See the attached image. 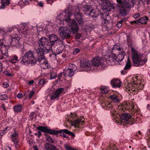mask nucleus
Instances as JSON below:
<instances>
[{"label": "nucleus", "mask_w": 150, "mask_h": 150, "mask_svg": "<svg viewBox=\"0 0 150 150\" xmlns=\"http://www.w3.org/2000/svg\"><path fill=\"white\" fill-rule=\"evenodd\" d=\"M62 42L60 40L57 35L54 34H52L49 36V39L45 37L40 38L38 41V51H40L39 50L43 51H49L51 46L59 43H61Z\"/></svg>", "instance_id": "f257e3e1"}, {"label": "nucleus", "mask_w": 150, "mask_h": 150, "mask_svg": "<svg viewBox=\"0 0 150 150\" xmlns=\"http://www.w3.org/2000/svg\"><path fill=\"white\" fill-rule=\"evenodd\" d=\"M76 11L74 14V19H70L71 14L69 11L67 13V14L66 15L67 16L65 19L66 22H68L70 26L75 28L76 31H78L79 29V26H81L84 24V20L79 7Z\"/></svg>", "instance_id": "f03ea898"}, {"label": "nucleus", "mask_w": 150, "mask_h": 150, "mask_svg": "<svg viewBox=\"0 0 150 150\" xmlns=\"http://www.w3.org/2000/svg\"><path fill=\"white\" fill-rule=\"evenodd\" d=\"M132 61L135 67H140L144 64L147 61V59H142L143 54L138 53L133 48H132Z\"/></svg>", "instance_id": "7ed1b4c3"}, {"label": "nucleus", "mask_w": 150, "mask_h": 150, "mask_svg": "<svg viewBox=\"0 0 150 150\" xmlns=\"http://www.w3.org/2000/svg\"><path fill=\"white\" fill-rule=\"evenodd\" d=\"M78 32L73 27H71L70 29L69 28H64L62 29H60L59 32L60 35L62 40L65 39H69L71 36V33L74 34L76 32Z\"/></svg>", "instance_id": "20e7f679"}, {"label": "nucleus", "mask_w": 150, "mask_h": 150, "mask_svg": "<svg viewBox=\"0 0 150 150\" xmlns=\"http://www.w3.org/2000/svg\"><path fill=\"white\" fill-rule=\"evenodd\" d=\"M49 134L53 135H57L58 134H60L59 136H62L64 137L68 138L69 136H67L66 134H67L71 136L72 137H74L75 135L74 133L69 131L67 129H61L60 130H55L52 129H47L45 130Z\"/></svg>", "instance_id": "39448f33"}, {"label": "nucleus", "mask_w": 150, "mask_h": 150, "mask_svg": "<svg viewBox=\"0 0 150 150\" xmlns=\"http://www.w3.org/2000/svg\"><path fill=\"white\" fill-rule=\"evenodd\" d=\"M38 47L37 48L35 49L37 56V59H35L36 60V63L37 62H38L39 63H40L42 60H43V64L46 65L48 64V62L45 57L44 54L45 52H46V53H49V51H44L42 49V50H39L40 51L39 52V51H38Z\"/></svg>", "instance_id": "423d86ee"}, {"label": "nucleus", "mask_w": 150, "mask_h": 150, "mask_svg": "<svg viewBox=\"0 0 150 150\" xmlns=\"http://www.w3.org/2000/svg\"><path fill=\"white\" fill-rule=\"evenodd\" d=\"M9 41L8 39L0 40V49L2 54L8 56V48L9 46Z\"/></svg>", "instance_id": "0eeeda50"}, {"label": "nucleus", "mask_w": 150, "mask_h": 150, "mask_svg": "<svg viewBox=\"0 0 150 150\" xmlns=\"http://www.w3.org/2000/svg\"><path fill=\"white\" fill-rule=\"evenodd\" d=\"M63 42L61 43L57 44L52 46H51L50 51L51 50L54 55L56 57L57 55L62 53L63 49Z\"/></svg>", "instance_id": "6e6552de"}, {"label": "nucleus", "mask_w": 150, "mask_h": 150, "mask_svg": "<svg viewBox=\"0 0 150 150\" xmlns=\"http://www.w3.org/2000/svg\"><path fill=\"white\" fill-rule=\"evenodd\" d=\"M100 15L104 21V25L107 28H110L112 26V21L110 16L105 13H102Z\"/></svg>", "instance_id": "1a4fd4ad"}, {"label": "nucleus", "mask_w": 150, "mask_h": 150, "mask_svg": "<svg viewBox=\"0 0 150 150\" xmlns=\"http://www.w3.org/2000/svg\"><path fill=\"white\" fill-rule=\"evenodd\" d=\"M20 39V38L17 35L14 37H11V38L8 39L9 41V45L12 47H15L18 49L21 48V45L19 42Z\"/></svg>", "instance_id": "9d476101"}, {"label": "nucleus", "mask_w": 150, "mask_h": 150, "mask_svg": "<svg viewBox=\"0 0 150 150\" xmlns=\"http://www.w3.org/2000/svg\"><path fill=\"white\" fill-rule=\"evenodd\" d=\"M119 4L118 9L119 15L122 16H125L128 14V12L127 9L130 8L131 6H127V4L122 2Z\"/></svg>", "instance_id": "9b49d317"}, {"label": "nucleus", "mask_w": 150, "mask_h": 150, "mask_svg": "<svg viewBox=\"0 0 150 150\" xmlns=\"http://www.w3.org/2000/svg\"><path fill=\"white\" fill-rule=\"evenodd\" d=\"M21 60V63L23 64L26 65L28 64H36V60L35 59H33V60H30L27 57L25 54L23 57L22 58H21L19 60Z\"/></svg>", "instance_id": "f8f14e48"}, {"label": "nucleus", "mask_w": 150, "mask_h": 150, "mask_svg": "<svg viewBox=\"0 0 150 150\" xmlns=\"http://www.w3.org/2000/svg\"><path fill=\"white\" fill-rule=\"evenodd\" d=\"M64 91L63 88H57L54 93L52 94L50 97L51 100H53L59 98L60 94H61Z\"/></svg>", "instance_id": "ddd939ff"}, {"label": "nucleus", "mask_w": 150, "mask_h": 150, "mask_svg": "<svg viewBox=\"0 0 150 150\" xmlns=\"http://www.w3.org/2000/svg\"><path fill=\"white\" fill-rule=\"evenodd\" d=\"M91 64L89 62H88L84 60L81 61L80 64L81 67L85 68L86 71L89 70L91 67Z\"/></svg>", "instance_id": "4468645a"}, {"label": "nucleus", "mask_w": 150, "mask_h": 150, "mask_svg": "<svg viewBox=\"0 0 150 150\" xmlns=\"http://www.w3.org/2000/svg\"><path fill=\"white\" fill-rule=\"evenodd\" d=\"M113 56L115 60L118 62H120L122 61L124 59V55L125 54V52L123 50L121 52H119V54L117 55V56L116 54L112 53Z\"/></svg>", "instance_id": "2eb2a0df"}, {"label": "nucleus", "mask_w": 150, "mask_h": 150, "mask_svg": "<svg viewBox=\"0 0 150 150\" xmlns=\"http://www.w3.org/2000/svg\"><path fill=\"white\" fill-rule=\"evenodd\" d=\"M121 121L123 122L126 123V122L129 121V119L131 117V115L127 113H123L121 115Z\"/></svg>", "instance_id": "dca6fc26"}, {"label": "nucleus", "mask_w": 150, "mask_h": 150, "mask_svg": "<svg viewBox=\"0 0 150 150\" xmlns=\"http://www.w3.org/2000/svg\"><path fill=\"white\" fill-rule=\"evenodd\" d=\"M47 129H51L48 128L47 127L43 126H40L37 127V129L39 130L37 133L38 134V137L39 138L42 135V133L41 132L49 134L48 132H47L45 131V130Z\"/></svg>", "instance_id": "f3484780"}, {"label": "nucleus", "mask_w": 150, "mask_h": 150, "mask_svg": "<svg viewBox=\"0 0 150 150\" xmlns=\"http://www.w3.org/2000/svg\"><path fill=\"white\" fill-rule=\"evenodd\" d=\"M91 61L92 63L91 66L93 65L95 67H97L99 65H101V67L103 66V64L101 63L100 60H99L98 57L93 58Z\"/></svg>", "instance_id": "a211bd4d"}, {"label": "nucleus", "mask_w": 150, "mask_h": 150, "mask_svg": "<svg viewBox=\"0 0 150 150\" xmlns=\"http://www.w3.org/2000/svg\"><path fill=\"white\" fill-rule=\"evenodd\" d=\"M84 123V121H81L80 119H77L71 122V125H74L75 127H78L80 125H82Z\"/></svg>", "instance_id": "6ab92c4d"}, {"label": "nucleus", "mask_w": 150, "mask_h": 150, "mask_svg": "<svg viewBox=\"0 0 150 150\" xmlns=\"http://www.w3.org/2000/svg\"><path fill=\"white\" fill-rule=\"evenodd\" d=\"M74 71L68 68L67 69H65L64 71L63 72V74L65 77L68 76L71 77L74 75Z\"/></svg>", "instance_id": "aec40b11"}, {"label": "nucleus", "mask_w": 150, "mask_h": 150, "mask_svg": "<svg viewBox=\"0 0 150 150\" xmlns=\"http://www.w3.org/2000/svg\"><path fill=\"white\" fill-rule=\"evenodd\" d=\"M117 2L119 4L121 3H125L127 4V6H131L135 3L134 0H116Z\"/></svg>", "instance_id": "412c9836"}, {"label": "nucleus", "mask_w": 150, "mask_h": 150, "mask_svg": "<svg viewBox=\"0 0 150 150\" xmlns=\"http://www.w3.org/2000/svg\"><path fill=\"white\" fill-rule=\"evenodd\" d=\"M18 133L16 132L11 135V138L13 142L16 145L18 143L19 140L18 138Z\"/></svg>", "instance_id": "4be33fe9"}, {"label": "nucleus", "mask_w": 150, "mask_h": 150, "mask_svg": "<svg viewBox=\"0 0 150 150\" xmlns=\"http://www.w3.org/2000/svg\"><path fill=\"white\" fill-rule=\"evenodd\" d=\"M34 52H33V51L30 50L28 52H26L25 54L29 59H30V60H33V59H37V56H36V57L34 56Z\"/></svg>", "instance_id": "5701e85b"}, {"label": "nucleus", "mask_w": 150, "mask_h": 150, "mask_svg": "<svg viewBox=\"0 0 150 150\" xmlns=\"http://www.w3.org/2000/svg\"><path fill=\"white\" fill-rule=\"evenodd\" d=\"M99 13L100 12L98 11H96L95 10L92 9L90 12L89 16L92 17L96 18L99 16ZM100 15L102 13L100 11Z\"/></svg>", "instance_id": "b1692460"}, {"label": "nucleus", "mask_w": 150, "mask_h": 150, "mask_svg": "<svg viewBox=\"0 0 150 150\" xmlns=\"http://www.w3.org/2000/svg\"><path fill=\"white\" fill-rule=\"evenodd\" d=\"M10 0H1L0 9H3L8 6L10 3Z\"/></svg>", "instance_id": "393cba45"}, {"label": "nucleus", "mask_w": 150, "mask_h": 150, "mask_svg": "<svg viewBox=\"0 0 150 150\" xmlns=\"http://www.w3.org/2000/svg\"><path fill=\"white\" fill-rule=\"evenodd\" d=\"M92 9L91 7L87 6L83 8V11L85 14L89 15Z\"/></svg>", "instance_id": "a878e982"}, {"label": "nucleus", "mask_w": 150, "mask_h": 150, "mask_svg": "<svg viewBox=\"0 0 150 150\" xmlns=\"http://www.w3.org/2000/svg\"><path fill=\"white\" fill-rule=\"evenodd\" d=\"M111 84L113 87L120 88L121 86V83L120 81L117 83L116 81L112 80Z\"/></svg>", "instance_id": "bb28decb"}, {"label": "nucleus", "mask_w": 150, "mask_h": 150, "mask_svg": "<svg viewBox=\"0 0 150 150\" xmlns=\"http://www.w3.org/2000/svg\"><path fill=\"white\" fill-rule=\"evenodd\" d=\"M54 146L51 143H47L44 146L45 150H52Z\"/></svg>", "instance_id": "cd10ccee"}, {"label": "nucleus", "mask_w": 150, "mask_h": 150, "mask_svg": "<svg viewBox=\"0 0 150 150\" xmlns=\"http://www.w3.org/2000/svg\"><path fill=\"white\" fill-rule=\"evenodd\" d=\"M131 67V60L128 57L127 59V62L126 63L125 66L124 68L125 70H127L129 69Z\"/></svg>", "instance_id": "c85d7f7f"}, {"label": "nucleus", "mask_w": 150, "mask_h": 150, "mask_svg": "<svg viewBox=\"0 0 150 150\" xmlns=\"http://www.w3.org/2000/svg\"><path fill=\"white\" fill-rule=\"evenodd\" d=\"M45 138L46 140L49 143H54L55 142V140L53 139L52 138L51 136L47 134H45Z\"/></svg>", "instance_id": "c756f323"}, {"label": "nucleus", "mask_w": 150, "mask_h": 150, "mask_svg": "<svg viewBox=\"0 0 150 150\" xmlns=\"http://www.w3.org/2000/svg\"><path fill=\"white\" fill-rule=\"evenodd\" d=\"M22 109V106L21 105H15L13 107L14 110L16 112H21Z\"/></svg>", "instance_id": "7c9ffc66"}, {"label": "nucleus", "mask_w": 150, "mask_h": 150, "mask_svg": "<svg viewBox=\"0 0 150 150\" xmlns=\"http://www.w3.org/2000/svg\"><path fill=\"white\" fill-rule=\"evenodd\" d=\"M147 20V17L146 16L141 17L139 19V23L141 24H146Z\"/></svg>", "instance_id": "2f4dec72"}, {"label": "nucleus", "mask_w": 150, "mask_h": 150, "mask_svg": "<svg viewBox=\"0 0 150 150\" xmlns=\"http://www.w3.org/2000/svg\"><path fill=\"white\" fill-rule=\"evenodd\" d=\"M118 98V97L115 95H111L109 96V98L115 103H118L119 102V100Z\"/></svg>", "instance_id": "473e14b6"}, {"label": "nucleus", "mask_w": 150, "mask_h": 150, "mask_svg": "<svg viewBox=\"0 0 150 150\" xmlns=\"http://www.w3.org/2000/svg\"><path fill=\"white\" fill-rule=\"evenodd\" d=\"M102 3V4H103L104 6H105V8H104V10L105 11H107L108 9L107 8L109 7L110 4L109 1L108 0H105V1H104Z\"/></svg>", "instance_id": "72a5a7b5"}, {"label": "nucleus", "mask_w": 150, "mask_h": 150, "mask_svg": "<svg viewBox=\"0 0 150 150\" xmlns=\"http://www.w3.org/2000/svg\"><path fill=\"white\" fill-rule=\"evenodd\" d=\"M68 68H69V69H70L74 72L77 69L76 66L74 64H70Z\"/></svg>", "instance_id": "f704fd0d"}, {"label": "nucleus", "mask_w": 150, "mask_h": 150, "mask_svg": "<svg viewBox=\"0 0 150 150\" xmlns=\"http://www.w3.org/2000/svg\"><path fill=\"white\" fill-rule=\"evenodd\" d=\"M7 96L6 94H3L0 96V100H4L8 99Z\"/></svg>", "instance_id": "c9c22d12"}, {"label": "nucleus", "mask_w": 150, "mask_h": 150, "mask_svg": "<svg viewBox=\"0 0 150 150\" xmlns=\"http://www.w3.org/2000/svg\"><path fill=\"white\" fill-rule=\"evenodd\" d=\"M127 41L128 46H130L132 45V43L130 40V36L129 35L127 36Z\"/></svg>", "instance_id": "e433bc0d"}, {"label": "nucleus", "mask_w": 150, "mask_h": 150, "mask_svg": "<svg viewBox=\"0 0 150 150\" xmlns=\"http://www.w3.org/2000/svg\"><path fill=\"white\" fill-rule=\"evenodd\" d=\"M76 34L75 35V38L76 39H80L82 37V35L81 33H76Z\"/></svg>", "instance_id": "4c0bfd02"}, {"label": "nucleus", "mask_w": 150, "mask_h": 150, "mask_svg": "<svg viewBox=\"0 0 150 150\" xmlns=\"http://www.w3.org/2000/svg\"><path fill=\"white\" fill-rule=\"evenodd\" d=\"M57 74L55 72L52 73L50 75V78L51 79H53L55 78L56 77Z\"/></svg>", "instance_id": "58836bf2"}, {"label": "nucleus", "mask_w": 150, "mask_h": 150, "mask_svg": "<svg viewBox=\"0 0 150 150\" xmlns=\"http://www.w3.org/2000/svg\"><path fill=\"white\" fill-rule=\"evenodd\" d=\"M22 32L23 34L26 35L30 33V30L26 28H25L23 29Z\"/></svg>", "instance_id": "ea45409f"}, {"label": "nucleus", "mask_w": 150, "mask_h": 150, "mask_svg": "<svg viewBox=\"0 0 150 150\" xmlns=\"http://www.w3.org/2000/svg\"><path fill=\"white\" fill-rule=\"evenodd\" d=\"M65 148L66 150H78V149H75L67 145L65 146Z\"/></svg>", "instance_id": "a19ab883"}, {"label": "nucleus", "mask_w": 150, "mask_h": 150, "mask_svg": "<svg viewBox=\"0 0 150 150\" xmlns=\"http://www.w3.org/2000/svg\"><path fill=\"white\" fill-rule=\"evenodd\" d=\"M4 75L7 76H13V75L7 71H5L4 72Z\"/></svg>", "instance_id": "79ce46f5"}, {"label": "nucleus", "mask_w": 150, "mask_h": 150, "mask_svg": "<svg viewBox=\"0 0 150 150\" xmlns=\"http://www.w3.org/2000/svg\"><path fill=\"white\" fill-rule=\"evenodd\" d=\"M105 87H102V86H101L100 88V90L102 91V93H100V94L102 95V94L103 93H108V92L107 91H105Z\"/></svg>", "instance_id": "37998d69"}, {"label": "nucleus", "mask_w": 150, "mask_h": 150, "mask_svg": "<svg viewBox=\"0 0 150 150\" xmlns=\"http://www.w3.org/2000/svg\"><path fill=\"white\" fill-rule=\"evenodd\" d=\"M123 21V20H121L119 21L116 24L117 27L118 28H120L122 26V22Z\"/></svg>", "instance_id": "c03bdc74"}, {"label": "nucleus", "mask_w": 150, "mask_h": 150, "mask_svg": "<svg viewBox=\"0 0 150 150\" xmlns=\"http://www.w3.org/2000/svg\"><path fill=\"white\" fill-rule=\"evenodd\" d=\"M80 51V50L79 49L76 48L74 50L73 54L74 55L78 53Z\"/></svg>", "instance_id": "a18cd8bd"}, {"label": "nucleus", "mask_w": 150, "mask_h": 150, "mask_svg": "<svg viewBox=\"0 0 150 150\" xmlns=\"http://www.w3.org/2000/svg\"><path fill=\"white\" fill-rule=\"evenodd\" d=\"M35 93V91H31L29 95V99H31L33 96V95L34 93Z\"/></svg>", "instance_id": "49530a36"}, {"label": "nucleus", "mask_w": 150, "mask_h": 150, "mask_svg": "<svg viewBox=\"0 0 150 150\" xmlns=\"http://www.w3.org/2000/svg\"><path fill=\"white\" fill-rule=\"evenodd\" d=\"M4 88H6L9 86V84L7 82H5L3 83Z\"/></svg>", "instance_id": "de8ad7c7"}, {"label": "nucleus", "mask_w": 150, "mask_h": 150, "mask_svg": "<svg viewBox=\"0 0 150 150\" xmlns=\"http://www.w3.org/2000/svg\"><path fill=\"white\" fill-rule=\"evenodd\" d=\"M45 81L44 79H42L40 80L39 83L40 85L44 84L45 83Z\"/></svg>", "instance_id": "09e8293b"}, {"label": "nucleus", "mask_w": 150, "mask_h": 150, "mask_svg": "<svg viewBox=\"0 0 150 150\" xmlns=\"http://www.w3.org/2000/svg\"><path fill=\"white\" fill-rule=\"evenodd\" d=\"M139 19L137 20H134L132 21L131 22V24H138L139 23Z\"/></svg>", "instance_id": "8fccbe9b"}, {"label": "nucleus", "mask_w": 150, "mask_h": 150, "mask_svg": "<svg viewBox=\"0 0 150 150\" xmlns=\"http://www.w3.org/2000/svg\"><path fill=\"white\" fill-rule=\"evenodd\" d=\"M117 46H118L117 45H115L114 46L112 51V53H113L112 52H114L115 50H117V48H118Z\"/></svg>", "instance_id": "3c124183"}, {"label": "nucleus", "mask_w": 150, "mask_h": 150, "mask_svg": "<svg viewBox=\"0 0 150 150\" xmlns=\"http://www.w3.org/2000/svg\"><path fill=\"white\" fill-rule=\"evenodd\" d=\"M37 5L38 6L41 7H43L44 6L43 4L42 1H40L38 2V3Z\"/></svg>", "instance_id": "603ef678"}, {"label": "nucleus", "mask_w": 150, "mask_h": 150, "mask_svg": "<svg viewBox=\"0 0 150 150\" xmlns=\"http://www.w3.org/2000/svg\"><path fill=\"white\" fill-rule=\"evenodd\" d=\"M140 16V14L139 13H138L134 15L133 16V17L135 18H137L139 17Z\"/></svg>", "instance_id": "864d4df0"}, {"label": "nucleus", "mask_w": 150, "mask_h": 150, "mask_svg": "<svg viewBox=\"0 0 150 150\" xmlns=\"http://www.w3.org/2000/svg\"><path fill=\"white\" fill-rule=\"evenodd\" d=\"M35 114V113L34 112H32L31 113H30L29 117H30V119H31V120L33 119V116Z\"/></svg>", "instance_id": "5fc2aeb1"}, {"label": "nucleus", "mask_w": 150, "mask_h": 150, "mask_svg": "<svg viewBox=\"0 0 150 150\" xmlns=\"http://www.w3.org/2000/svg\"><path fill=\"white\" fill-rule=\"evenodd\" d=\"M125 123L127 124H129L130 125H132L133 124V122L132 120H129V121L126 122Z\"/></svg>", "instance_id": "6e6d98bb"}, {"label": "nucleus", "mask_w": 150, "mask_h": 150, "mask_svg": "<svg viewBox=\"0 0 150 150\" xmlns=\"http://www.w3.org/2000/svg\"><path fill=\"white\" fill-rule=\"evenodd\" d=\"M23 96V94L21 93H19L17 95V97L18 98H21Z\"/></svg>", "instance_id": "4d7b16f0"}, {"label": "nucleus", "mask_w": 150, "mask_h": 150, "mask_svg": "<svg viewBox=\"0 0 150 150\" xmlns=\"http://www.w3.org/2000/svg\"><path fill=\"white\" fill-rule=\"evenodd\" d=\"M107 107L111 109L113 108L112 105L111 103H108L107 105Z\"/></svg>", "instance_id": "13d9d810"}, {"label": "nucleus", "mask_w": 150, "mask_h": 150, "mask_svg": "<svg viewBox=\"0 0 150 150\" xmlns=\"http://www.w3.org/2000/svg\"><path fill=\"white\" fill-rule=\"evenodd\" d=\"M53 0H47V2L48 4H50L51 5L52 4V3L53 2Z\"/></svg>", "instance_id": "bf43d9fd"}, {"label": "nucleus", "mask_w": 150, "mask_h": 150, "mask_svg": "<svg viewBox=\"0 0 150 150\" xmlns=\"http://www.w3.org/2000/svg\"><path fill=\"white\" fill-rule=\"evenodd\" d=\"M34 83V81L33 80L30 81L28 82V84L30 85H32Z\"/></svg>", "instance_id": "052dcab7"}, {"label": "nucleus", "mask_w": 150, "mask_h": 150, "mask_svg": "<svg viewBox=\"0 0 150 150\" xmlns=\"http://www.w3.org/2000/svg\"><path fill=\"white\" fill-rule=\"evenodd\" d=\"M12 59H13L15 61H18V57L16 56H14L13 57V58Z\"/></svg>", "instance_id": "680f3d73"}, {"label": "nucleus", "mask_w": 150, "mask_h": 150, "mask_svg": "<svg viewBox=\"0 0 150 150\" xmlns=\"http://www.w3.org/2000/svg\"><path fill=\"white\" fill-rule=\"evenodd\" d=\"M2 33L3 36L4 37V36L6 35V32L3 29Z\"/></svg>", "instance_id": "e2e57ef3"}, {"label": "nucleus", "mask_w": 150, "mask_h": 150, "mask_svg": "<svg viewBox=\"0 0 150 150\" xmlns=\"http://www.w3.org/2000/svg\"><path fill=\"white\" fill-rule=\"evenodd\" d=\"M6 133V132H4V130L1 131V132L0 133L1 136H2L4 134H5Z\"/></svg>", "instance_id": "0e129e2a"}, {"label": "nucleus", "mask_w": 150, "mask_h": 150, "mask_svg": "<svg viewBox=\"0 0 150 150\" xmlns=\"http://www.w3.org/2000/svg\"><path fill=\"white\" fill-rule=\"evenodd\" d=\"M2 70V64L1 63H0V72Z\"/></svg>", "instance_id": "69168bd1"}, {"label": "nucleus", "mask_w": 150, "mask_h": 150, "mask_svg": "<svg viewBox=\"0 0 150 150\" xmlns=\"http://www.w3.org/2000/svg\"><path fill=\"white\" fill-rule=\"evenodd\" d=\"M11 62H12V63L14 64L16 62V61L13 59V60L12 59H11Z\"/></svg>", "instance_id": "338daca9"}, {"label": "nucleus", "mask_w": 150, "mask_h": 150, "mask_svg": "<svg viewBox=\"0 0 150 150\" xmlns=\"http://www.w3.org/2000/svg\"><path fill=\"white\" fill-rule=\"evenodd\" d=\"M1 107L3 108V109L4 110H6L4 104H3L1 105Z\"/></svg>", "instance_id": "774afa93"}]
</instances>
